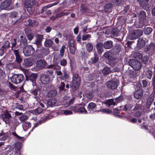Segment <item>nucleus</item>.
Segmentation results:
<instances>
[{"instance_id": "f257e3e1", "label": "nucleus", "mask_w": 155, "mask_h": 155, "mask_svg": "<svg viewBox=\"0 0 155 155\" xmlns=\"http://www.w3.org/2000/svg\"><path fill=\"white\" fill-rule=\"evenodd\" d=\"M72 81V87L74 90H75L79 87L81 82V79L78 73H73Z\"/></svg>"}, {"instance_id": "f03ea898", "label": "nucleus", "mask_w": 155, "mask_h": 155, "mask_svg": "<svg viewBox=\"0 0 155 155\" xmlns=\"http://www.w3.org/2000/svg\"><path fill=\"white\" fill-rule=\"evenodd\" d=\"M148 110L145 109L144 110H143L139 104L136 105L134 109L131 110V113H134L135 116L137 117H139L142 114H143L144 112H147Z\"/></svg>"}, {"instance_id": "7ed1b4c3", "label": "nucleus", "mask_w": 155, "mask_h": 155, "mask_svg": "<svg viewBox=\"0 0 155 155\" xmlns=\"http://www.w3.org/2000/svg\"><path fill=\"white\" fill-rule=\"evenodd\" d=\"M129 64L135 71L139 70L141 68V63L134 59L130 60L129 61Z\"/></svg>"}, {"instance_id": "20e7f679", "label": "nucleus", "mask_w": 155, "mask_h": 155, "mask_svg": "<svg viewBox=\"0 0 155 155\" xmlns=\"http://www.w3.org/2000/svg\"><path fill=\"white\" fill-rule=\"evenodd\" d=\"M23 53L25 56H29L32 55L35 52V50L31 45L25 46L23 49Z\"/></svg>"}, {"instance_id": "39448f33", "label": "nucleus", "mask_w": 155, "mask_h": 155, "mask_svg": "<svg viewBox=\"0 0 155 155\" xmlns=\"http://www.w3.org/2000/svg\"><path fill=\"white\" fill-rule=\"evenodd\" d=\"M24 77L22 74H14L11 78L12 82L15 84L20 83L23 80Z\"/></svg>"}, {"instance_id": "423d86ee", "label": "nucleus", "mask_w": 155, "mask_h": 155, "mask_svg": "<svg viewBox=\"0 0 155 155\" xmlns=\"http://www.w3.org/2000/svg\"><path fill=\"white\" fill-rule=\"evenodd\" d=\"M143 34V31L142 30L137 29L134 31L129 36V38L131 40L136 39L141 36Z\"/></svg>"}, {"instance_id": "0eeeda50", "label": "nucleus", "mask_w": 155, "mask_h": 155, "mask_svg": "<svg viewBox=\"0 0 155 155\" xmlns=\"http://www.w3.org/2000/svg\"><path fill=\"white\" fill-rule=\"evenodd\" d=\"M12 1L11 0H5L2 2L0 8L2 9H4L7 8L8 10H12L13 7L10 5Z\"/></svg>"}, {"instance_id": "6e6552de", "label": "nucleus", "mask_w": 155, "mask_h": 155, "mask_svg": "<svg viewBox=\"0 0 155 155\" xmlns=\"http://www.w3.org/2000/svg\"><path fill=\"white\" fill-rule=\"evenodd\" d=\"M104 56L107 59L110 60V63L111 66L116 65L117 60L116 58L111 56V53L110 52L107 51L104 53Z\"/></svg>"}, {"instance_id": "1a4fd4ad", "label": "nucleus", "mask_w": 155, "mask_h": 155, "mask_svg": "<svg viewBox=\"0 0 155 155\" xmlns=\"http://www.w3.org/2000/svg\"><path fill=\"white\" fill-rule=\"evenodd\" d=\"M36 37L35 43L37 45L38 48H41L42 47L41 42L43 38V36L39 34H37L36 35Z\"/></svg>"}, {"instance_id": "9d476101", "label": "nucleus", "mask_w": 155, "mask_h": 155, "mask_svg": "<svg viewBox=\"0 0 155 155\" xmlns=\"http://www.w3.org/2000/svg\"><path fill=\"white\" fill-rule=\"evenodd\" d=\"M106 84L108 88L112 89H116L118 86L117 83L114 81H108Z\"/></svg>"}, {"instance_id": "9b49d317", "label": "nucleus", "mask_w": 155, "mask_h": 155, "mask_svg": "<svg viewBox=\"0 0 155 155\" xmlns=\"http://www.w3.org/2000/svg\"><path fill=\"white\" fill-rule=\"evenodd\" d=\"M140 4L144 9L147 10L150 7L148 4L149 0H138Z\"/></svg>"}, {"instance_id": "f8f14e48", "label": "nucleus", "mask_w": 155, "mask_h": 155, "mask_svg": "<svg viewBox=\"0 0 155 155\" xmlns=\"http://www.w3.org/2000/svg\"><path fill=\"white\" fill-rule=\"evenodd\" d=\"M33 63V61L30 58H25L24 60L23 65L27 67L31 66Z\"/></svg>"}, {"instance_id": "ddd939ff", "label": "nucleus", "mask_w": 155, "mask_h": 155, "mask_svg": "<svg viewBox=\"0 0 155 155\" xmlns=\"http://www.w3.org/2000/svg\"><path fill=\"white\" fill-rule=\"evenodd\" d=\"M41 81L43 84H46L50 82V79L48 75H43L41 77Z\"/></svg>"}, {"instance_id": "4468645a", "label": "nucleus", "mask_w": 155, "mask_h": 155, "mask_svg": "<svg viewBox=\"0 0 155 155\" xmlns=\"http://www.w3.org/2000/svg\"><path fill=\"white\" fill-rule=\"evenodd\" d=\"M96 104L92 102L89 103L87 106V109L89 113H93L95 111Z\"/></svg>"}, {"instance_id": "2eb2a0df", "label": "nucleus", "mask_w": 155, "mask_h": 155, "mask_svg": "<svg viewBox=\"0 0 155 155\" xmlns=\"http://www.w3.org/2000/svg\"><path fill=\"white\" fill-rule=\"evenodd\" d=\"M46 63L44 60H40L37 61L36 63V66L39 69H42L46 65Z\"/></svg>"}, {"instance_id": "dca6fc26", "label": "nucleus", "mask_w": 155, "mask_h": 155, "mask_svg": "<svg viewBox=\"0 0 155 155\" xmlns=\"http://www.w3.org/2000/svg\"><path fill=\"white\" fill-rule=\"evenodd\" d=\"M153 99L154 95L152 93L148 98L147 102L146 108L147 110H148L150 108L151 104H152L153 101Z\"/></svg>"}, {"instance_id": "f3484780", "label": "nucleus", "mask_w": 155, "mask_h": 155, "mask_svg": "<svg viewBox=\"0 0 155 155\" xmlns=\"http://www.w3.org/2000/svg\"><path fill=\"white\" fill-rule=\"evenodd\" d=\"M143 95V91L141 89H138L134 93V96L137 99L141 98Z\"/></svg>"}, {"instance_id": "a211bd4d", "label": "nucleus", "mask_w": 155, "mask_h": 155, "mask_svg": "<svg viewBox=\"0 0 155 155\" xmlns=\"http://www.w3.org/2000/svg\"><path fill=\"white\" fill-rule=\"evenodd\" d=\"M53 44V41L50 39H46L44 43V45L47 48L51 47Z\"/></svg>"}, {"instance_id": "6ab92c4d", "label": "nucleus", "mask_w": 155, "mask_h": 155, "mask_svg": "<svg viewBox=\"0 0 155 155\" xmlns=\"http://www.w3.org/2000/svg\"><path fill=\"white\" fill-rule=\"evenodd\" d=\"M57 102V100L54 98H50L48 99L47 101L48 105L51 107L54 106Z\"/></svg>"}, {"instance_id": "aec40b11", "label": "nucleus", "mask_w": 155, "mask_h": 155, "mask_svg": "<svg viewBox=\"0 0 155 155\" xmlns=\"http://www.w3.org/2000/svg\"><path fill=\"white\" fill-rule=\"evenodd\" d=\"M113 46L112 41H107L105 42L104 45V47L106 49H109Z\"/></svg>"}, {"instance_id": "412c9836", "label": "nucleus", "mask_w": 155, "mask_h": 155, "mask_svg": "<svg viewBox=\"0 0 155 155\" xmlns=\"http://www.w3.org/2000/svg\"><path fill=\"white\" fill-rule=\"evenodd\" d=\"M50 7H48V5H47L46 6H44L42 9L41 11V13L43 14L44 12H45V14L48 15L51 13V12L50 10H47V9Z\"/></svg>"}, {"instance_id": "4be33fe9", "label": "nucleus", "mask_w": 155, "mask_h": 155, "mask_svg": "<svg viewBox=\"0 0 155 155\" xmlns=\"http://www.w3.org/2000/svg\"><path fill=\"white\" fill-rule=\"evenodd\" d=\"M111 72L110 68L107 66L105 67L102 70V73L104 75L108 74Z\"/></svg>"}, {"instance_id": "5701e85b", "label": "nucleus", "mask_w": 155, "mask_h": 155, "mask_svg": "<svg viewBox=\"0 0 155 155\" xmlns=\"http://www.w3.org/2000/svg\"><path fill=\"white\" fill-rule=\"evenodd\" d=\"M145 41L141 38H139L137 41V46L140 48L143 47L145 45Z\"/></svg>"}, {"instance_id": "b1692460", "label": "nucleus", "mask_w": 155, "mask_h": 155, "mask_svg": "<svg viewBox=\"0 0 155 155\" xmlns=\"http://www.w3.org/2000/svg\"><path fill=\"white\" fill-rule=\"evenodd\" d=\"M85 47L87 52L89 53L92 51L93 46L91 43L88 42L86 45Z\"/></svg>"}, {"instance_id": "393cba45", "label": "nucleus", "mask_w": 155, "mask_h": 155, "mask_svg": "<svg viewBox=\"0 0 155 155\" xmlns=\"http://www.w3.org/2000/svg\"><path fill=\"white\" fill-rule=\"evenodd\" d=\"M11 115L8 113V112H6L3 117V120L7 123V121L11 117Z\"/></svg>"}, {"instance_id": "a878e982", "label": "nucleus", "mask_w": 155, "mask_h": 155, "mask_svg": "<svg viewBox=\"0 0 155 155\" xmlns=\"http://www.w3.org/2000/svg\"><path fill=\"white\" fill-rule=\"evenodd\" d=\"M96 48L98 54H101L103 52L102 44L101 43H98L96 45Z\"/></svg>"}, {"instance_id": "bb28decb", "label": "nucleus", "mask_w": 155, "mask_h": 155, "mask_svg": "<svg viewBox=\"0 0 155 155\" xmlns=\"http://www.w3.org/2000/svg\"><path fill=\"white\" fill-rule=\"evenodd\" d=\"M37 78V75L35 74H32L30 75L27 78L28 80H29L32 81H35Z\"/></svg>"}, {"instance_id": "cd10ccee", "label": "nucleus", "mask_w": 155, "mask_h": 155, "mask_svg": "<svg viewBox=\"0 0 155 155\" xmlns=\"http://www.w3.org/2000/svg\"><path fill=\"white\" fill-rule=\"evenodd\" d=\"M20 38V45L23 44V45H26L27 44V39L23 35H21Z\"/></svg>"}, {"instance_id": "c85d7f7f", "label": "nucleus", "mask_w": 155, "mask_h": 155, "mask_svg": "<svg viewBox=\"0 0 155 155\" xmlns=\"http://www.w3.org/2000/svg\"><path fill=\"white\" fill-rule=\"evenodd\" d=\"M23 127L25 130H26L27 129L30 128L31 126L30 123L28 121L24 122L22 124Z\"/></svg>"}, {"instance_id": "c756f323", "label": "nucleus", "mask_w": 155, "mask_h": 155, "mask_svg": "<svg viewBox=\"0 0 155 155\" xmlns=\"http://www.w3.org/2000/svg\"><path fill=\"white\" fill-rule=\"evenodd\" d=\"M98 55L97 54H94V56L91 59V62L93 64H94L96 63L98 60L99 58L98 57Z\"/></svg>"}, {"instance_id": "7c9ffc66", "label": "nucleus", "mask_w": 155, "mask_h": 155, "mask_svg": "<svg viewBox=\"0 0 155 155\" xmlns=\"http://www.w3.org/2000/svg\"><path fill=\"white\" fill-rule=\"evenodd\" d=\"M112 7V4L109 3L107 4L105 6L104 10L106 12H110V8Z\"/></svg>"}, {"instance_id": "2f4dec72", "label": "nucleus", "mask_w": 155, "mask_h": 155, "mask_svg": "<svg viewBox=\"0 0 155 155\" xmlns=\"http://www.w3.org/2000/svg\"><path fill=\"white\" fill-rule=\"evenodd\" d=\"M129 76L130 78L135 79L137 77V75L136 72L134 71H132L130 72Z\"/></svg>"}, {"instance_id": "473e14b6", "label": "nucleus", "mask_w": 155, "mask_h": 155, "mask_svg": "<svg viewBox=\"0 0 155 155\" xmlns=\"http://www.w3.org/2000/svg\"><path fill=\"white\" fill-rule=\"evenodd\" d=\"M132 106V105L130 104H128L126 105H125L124 106V108L123 109V110H124L125 111H129L130 110Z\"/></svg>"}, {"instance_id": "72a5a7b5", "label": "nucleus", "mask_w": 155, "mask_h": 155, "mask_svg": "<svg viewBox=\"0 0 155 155\" xmlns=\"http://www.w3.org/2000/svg\"><path fill=\"white\" fill-rule=\"evenodd\" d=\"M57 94V91L55 90H52L49 92L48 96L49 97L55 96Z\"/></svg>"}, {"instance_id": "f704fd0d", "label": "nucleus", "mask_w": 155, "mask_h": 155, "mask_svg": "<svg viewBox=\"0 0 155 155\" xmlns=\"http://www.w3.org/2000/svg\"><path fill=\"white\" fill-rule=\"evenodd\" d=\"M152 31V29L150 27H147L144 30V33L146 35L150 34Z\"/></svg>"}, {"instance_id": "c9c22d12", "label": "nucleus", "mask_w": 155, "mask_h": 155, "mask_svg": "<svg viewBox=\"0 0 155 155\" xmlns=\"http://www.w3.org/2000/svg\"><path fill=\"white\" fill-rule=\"evenodd\" d=\"M142 59V61L144 64L147 63L149 60L148 57L147 55L144 56L143 57L141 58Z\"/></svg>"}, {"instance_id": "e433bc0d", "label": "nucleus", "mask_w": 155, "mask_h": 155, "mask_svg": "<svg viewBox=\"0 0 155 155\" xmlns=\"http://www.w3.org/2000/svg\"><path fill=\"white\" fill-rule=\"evenodd\" d=\"M142 54L140 52H136L134 54V58L139 59H140L142 58Z\"/></svg>"}, {"instance_id": "4c0bfd02", "label": "nucleus", "mask_w": 155, "mask_h": 155, "mask_svg": "<svg viewBox=\"0 0 155 155\" xmlns=\"http://www.w3.org/2000/svg\"><path fill=\"white\" fill-rule=\"evenodd\" d=\"M106 103L108 105L109 107H110L111 105H114L115 104V103L113 99H110L108 100L106 102Z\"/></svg>"}, {"instance_id": "58836bf2", "label": "nucleus", "mask_w": 155, "mask_h": 155, "mask_svg": "<svg viewBox=\"0 0 155 155\" xmlns=\"http://www.w3.org/2000/svg\"><path fill=\"white\" fill-rule=\"evenodd\" d=\"M74 41V40L71 39L68 42V46L69 47L75 46Z\"/></svg>"}, {"instance_id": "ea45409f", "label": "nucleus", "mask_w": 155, "mask_h": 155, "mask_svg": "<svg viewBox=\"0 0 155 155\" xmlns=\"http://www.w3.org/2000/svg\"><path fill=\"white\" fill-rule=\"evenodd\" d=\"M65 48L66 47L64 45H63L61 47V48L60 51V55L61 57H63L64 54L65 49Z\"/></svg>"}, {"instance_id": "a19ab883", "label": "nucleus", "mask_w": 155, "mask_h": 155, "mask_svg": "<svg viewBox=\"0 0 155 155\" xmlns=\"http://www.w3.org/2000/svg\"><path fill=\"white\" fill-rule=\"evenodd\" d=\"M22 147L21 143L20 142L16 143L15 145V149L18 150H20L21 149Z\"/></svg>"}, {"instance_id": "79ce46f5", "label": "nucleus", "mask_w": 155, "mask_h": 155, "mask_svg": "<svg viewBox=\"0 0 155 155\" xmlns=\"http://www.w3.org/2000/svg\"><path fill=\"white\" fill-rule=\"evenodd\" d=\"M152 75V72L150 70H148L146 72V75L147 77L149 78L150 79Z\"/></svg>"}, {"instance_id": "37998d69", "label": "nucleus", "mask_w": 155, "mask_h": 155, "mask_svg": "<svg viewBox=\"0 0 155 155\" xmlns=\"http://www.w3.org/2000/svg\"><path fill=\"white\" fill-rule=\"evenodd\" d=\"M146 16L145 12L144 11H141L139 13V17L140 18L143 19Z\"/></svg>"}, {"instance_id": "c03bdc74", "label": "nucleus", "mask_w": 155, "mask_h": 155, "mask_svg": "<svg viewBox=\"0 0 155 155\" xmlns=\"http://www.w3.org/2000/svg\"><path fill=\"white\" fill-rule=\"evenodd\" d=\"M10 45V43L9 41H6L4 43V45L2 46L3 48L5 49L9 48Z\"/></svg>"}, {"instance_id": "a18cd8bd", "label": "nucleus", "mask_w": 155, "mask_h": 155, "mask_svg": "<svg viewBox=\"0 0 155 155\" xmlns=\"http://www.w3.org/2000/svg\"><path fill=\"white\" fill-rule=\"evenodd\" d=\"M2 136V137L0 139V140H4L6 139L8 137V136L5 134L4 133H0V136Z\"/></svg>"}, {"instance_id": "49530a36", "label": "nucleus", "mask_w": 155, "mask_h": 155, "mask_svg": "<svg viewBox=\"0 0 155 155\" xmlns=\"http://www.w3.org/2000/svg\"><path fill=\"white\" fill-rule=\"evenodd\" d=\"M91 37V36L90 35L88 34H86L83 36L82 39L83 41L87 40L88 39L89 40V38Z\"/></svg>"}, {"instance_id": "de8ad7c7", "label": "nucleus", "mask_w": 155, "mask_h": 155, "mask_svg": "<svg viewBox=\"0 0 155 155\" xmlns=\"http://www.w3.org/2000/svg\"><path fill=\"white\" fill-rule=\"evenodd\" d=\"M78 113H87V111L84 107H81L77 111Z\"/></svg>"}, {"instance_id": "09e8293b", "label": "nucleus", "mask_w": 155, "mask_h": 155, "mask_svg": "<svg viewBox=\"0 0 155 155\" xmlns=\"http://www.w3.org/2000/svg\"><path fill=\"white\" fill-rule=\"evenodd\" d=\"M28 118V117L26 115H23L21 116L19 118V119L21 121H24L26 120Z\"/></svg>"}, {"instance_id": "8fccbe9b", "label": "nucleus", "mask_w": 155, "mask_h": 155, "mask_svg": "<svg viewBox=\"0 0 155 155\" xmlns=\"http://www.w3.org/2000/svg\"><path fill=\"white\" fill-rule=\"evenodd\" d=\"M65 85V84L63 82H61V84L58 87L60 90H63L64 88Z\"/></svg>"}, {"instance_id": "3c124183", "label": "nucleus", "mask_w": 155, "mask_h": 155, "mask_svg": "<svg viewBox=\"0 0 155 155\" xmlns=\"http://www.w3.org/2000/svg\"><path fill=\"white\" fill-rule=\"evenodd\" d=\"M70 53L71 54H74L76 50V46L69 47Z\"/></svg>"}, {"instance_id": "603ef678", "label": "nucleus", "mask_w": 155, "mask_h": 155, "mask_svg": "<svg viewBox=\"0 0 155 155\" xmlns=\"http://www.w3.org/2000/svg\"><path fill=\"white\" fill-rule=\"evenodd\" d=\"M60 64L63 66H65L67 63L66 60L65 59H63L60 61Z\"/></svg>"}, {"instance_id": "864d4df0", "label": "nucleus", "mask_w": 155, "mask_h": 155, "mask_svg": "<svg viewBox=\"0 0 155 155\" xmlns=\"http://www.w3.org/2000/svg\"><path fill=\"white\" fill-rule=\"evenodd\" d=\"M43 110L40 107L38 108L35 110V111L36 114H38L42 112Z\"/></svg>"}, {"instance_id": "5fc2aeb1", "label": "nucleus", "mask_w": 155, "mask_h": 155, "mask_svg": "<svg viewBox=\"0 0 155 155\" xmlns=\"http://www.w3.org/2000/svg\"><path fill=\"white\" fill-rule=\"evenodd\" d=\"M101 111L103 113L108 114L111 113V111L108 109L103 108L101 110Z\"/></svg>"}, {"instance_id": "6e6d98bb", "label": "nucleus", "mask_w": 155, "mask_h": 155, "mask_svg": "<svg viewBox=\"0 0 155 155\" xmlns=\"http://www.w3.org/2000/svg\"><path fill=\"white\" fill-rule=\"evenodd\" d=\"M17 13L15 12H12L10 14V15L12 18H15L17 17Z\"/></svg>"}, {"instance_id": "4d7b16f0", "label": "nucleus", "mask_w": 155, "mask_h": 155, "mask_svg": "<svg viewBox=\"0 0 155 155\" xmlns=\"http://www.w3.org/2000/svg\"><path fill=\"white\" fill-rule=\"evenodd\" d=\"M27 37L28 40L31 41L34 37V35L32 33H29L27 35Z\"/></svg>"}, {"instance_id": "13d9d810", "label": "nucleus", "mask_w": 155, "mask_h": 155, "mask_svg": "<svg viewBox=\"0 0 155 155\" xmlns=\"http://www.w3.org/2000/svg\"><path fill=\"white\" fill-rule=\"evenodd\" d=\"M16 61L18 63H20L22 61V59L20 55L15 57Z\"/></svg>"}, {"instance_id": "bf43d9fd", "label": "nucleus", "mask_w": 155, "mask_h": 155, "mask_svg": "<svg viewBox=\"0 0 155 155\" xmlns=\"http://www.w3.org/2000/svg\"><path fill=\"white\" fill-rule=\"evenodd\" d=\"M93 96V95L92 93L90 92L87 93L86 94V97L88 99L91 98Z\"/></svg>"}, {"instance_id": "052dcab7", "label": "nucleus", "mask_w": 155, "mask_h": 155, "mask_svg": "<svg viewBox=\"0 0 155 155\" xmlns=\"http://www.w3.org/2000/svg\"><path fill=\"white\" fill-rule=\"evenodd\" d=\"M27 9L28 12L30 14H32L33 13V9L32 8L31 6H29Z\"/></svg>"}, {"instance_id": "680f3d73", "label": "nucleus", "mask_w": 155, "mask_h": 155, "mask_svg": "<svg viewBox=\"0 0 155 155\" xmlns=\"http://www.w3.org/2000/svg\"><path fill=\"white\" fill-rule=\"evenodd\" d=\"M122 100V97H117L114 99V101L115 103H118L120 102Z\"/></svg>"}, {"instance_id": "e2e57ef3", "label": "nucleus", "mask_w": 155, "mask_h": 155, "mask_svg": "<svg viewBox=\"0 0 155 155\" xmlns=\"http://www.w3.org/2000/svg\"><path fill=\"white\" fill-rule=\"evenodd\" d=\"M16 108L20 110H23V106L21 105L18 104H16Z\"/></svg>"}, {"instance_id": "0e129e2a", "label": "nucleus", "mask_w": 155, "mask_h": 155, "mask_svg": "<svg viewBox=\"0 0 155 155\" xmlns=\"http://www.w3.org/2000/svg\"><path fill=\"white\" fill-rule=\"evenodd\" d=\"M63 73V77L66 79H68L69 78V76L65 71H64Z\"/></svg>"}, {"instance_id": "69168bd1", "label": "nucleus", "mask_w": 155, "mask_h": 155, "mask_svg": "<svg viewBox=\"0 0 155 155\" xmlns=\"http://www.w3.org/2000/svg\"><path fill=\"white\" fill-rule=\"evenodd\" d=\"M14 52V53L15 55V57L20 55L19 51L18 50H13L12 49Z\"/></svg>"}, {"instance_id": "338daca9", "label": "nucleus", "mask_w": 155, "mask_h": 155, "mask_svg": "<svg viewBox=\"0 0 155 155\" xmlns=\"http://www.w3.org/2000/svg\"><path fill=\"white\" fill-rule=\"evenodd\" d=\"M42 120L41 121H39L37 123H35L34 126L33 127L32 129L31 130V131H32L33 129H34L37 126H38L42 122Z\"/></svg>"}, {"instance_id": "774afa93", "label": "nucleus", "mask_w": 155, "mask_h": 155, "mask_svg": "<svg viewBox=\"0 0 155 155\" xmlns=\"http://www.w3.org/2000/svg\"><path fill=\"white\" fill-rule=\"evenodd\" d=\"M64 114L66 115H69L72 114V113L69 110H65L64 112Z\"/></svg>"}]
</instances>
